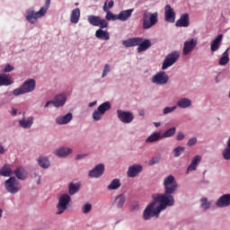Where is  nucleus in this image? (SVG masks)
Segmentation results:
<instances>
[{
  "mask_svg": "<svg viewBox=\"0 0 230 230\" xmlns=\"http://www.w3.org/2000/svg\"><path fill=\"white\" fill-rule=\"evenodd\" d=\"M112 6H114V1L111 0L108 3V6H107L108 10H111Z\"/></svg>",
  "mask_w": 230,
  "mask_h": 230,
  "instance_id": "obj_53",
  "label": "nucleus"
},
{
  "mask_svg": "<svg viewBox=\"0 0 230 230\" xmlns=\"http://www.w3.org/2000/svg\"><path fill=\"white\" fill-rule=\"evenodd\" d=\"M37 83L35 79L26 80L20 88H16L13 91V96H21V94H28V93H33Z\"/></svg>",
  "mask_w": 230,
  "mask_h": 230,
  "instance_id": "obj_5",
  "label": "nucleus"
},
{
  "mask_svg": "<svg viewBox=\"0 0 230 230\" xmlns=\"http://www.w3.org/2000/svg\"><path fill=\"white\" fill-rule=\"evenodd\" d=\"M224 39V35L219 34L216 37V39L212 41L210 45L211 51H218L220 49V46L222 44V40Z\"/></svg>",
  "mask_w": 230,
  "mask_h": 230,
  "instance_id": "obj_18",
  "label": "nucleus"
},
{
  "mask_svg": "<svg viewBox=\"0 0 230 230\" xmlns=\"http://www.w3.org/2000/svg\"><path fill=\"white\" fill-rule=\"evenodd\" d=\"M19 125L22 128H30L33 125V117H28L19 120Z\"/></svg>",
  "mask_w": 230,
  "mask_h": 230,
  "instance_id": "obj_27",
  "label": "nucleus"
},
{
  "mask_svg": "<svg viewBox=\"0 0 230 230\" xmlns=\"http://www.w3.org/2000/svg\"><path fill=\"white\" fill-rule=\"evenodd\" d=\"M80 190V185L78 183H70L69 185V195H75Z\"/></svg>",
  "mask_w": 230,
  "mask_h": 230,
  "instance_id": "obj_40",
  "label": "nucleus"
},
{
  "mask_svg": "<svg viewBox=\"0 0 230 230\" xmlns=\"http://www.w3.org/2000/svg\"><path fill=\"white\" fill-rule=\"evenodd\" d=\"M38 164L41 168H49V160L48 159V157L40 156L38 158Z\"/></svg>",
  "mask_w": 230,
  "mask_h": 230,
  "instance_id": "obj_36",
  "label": "nucleus"
},
{
  "mask_svg": "<svg viewBox=\"0 0 230 230\" xmlns=\"http://www.w3.org/2000/svg\"><path fill=\"white\" fill-rule=\"evenodd\" d=\"M75 6H78V3H75Z\"/></svg>",
  "mask_w": 230,
  "mask_h": 230,
  "instance_id": "obj_61",
  "label": "nucleus"
},
{
  "mask_svg": "<svg viewBox=\"0 0 230 230\" xmlns=\"http://www.w3.org/2000/svg\"><path fill=\"white\" fill-rule=\"evenodd\" d=\"M4 71V73H11V71H13V66L12 65H6Z\"/></svg>",
  "mask_w": 230,
  "mask_h": 230,
  "instance_id": "obj_51",
  "label": "nucleus"
},
{
  "mask_svg": "<svg viewBox=\"0 0 230 230\" xmlns=\"http://www.w3.org/2000/svg\"><path fill=\"white\" fill-rule=\"evenodd\" d=\"M4 188L8 193L15 195V193H19V181L15 177H10L4 181Z\"/></svg>",
  "mask_w": 230,
  "mask_h": 230,
  "instance_id": "obj_7",
  "label": "nucleus"
},
{
  "mask_svg": "<svg viewBox=\"0 0 230 230\" xmlns=\"http://www.w3.org/2000/svg\"><path fill=\"white\" fill-rule=\"evenodd\" d=\"M175 26L177 28H188L190 26V14L188 13H182L180 19L176 21Z\"/></svg>",
  "mask_w": 230,
  "mask_h": 230,
  "instance_id": "obj_15",
  "label": "nucleus"
},
{
  "mask_svg": "<svg viewBox=\"0 0 230 230\" xmlns=\"http://www.w3.org/2000/svg\"><path fill=\"white\" fill-rule=\"evenodd\" d=\"M102 118H103V115L99 110H96L93 111V119H94V121H100V119H102Z\"/></svg>",
  "mask_w": 230,
  "mask_h": 230,
  "instance_id": "obj_43",
  "label": "nucleus"
},
{
  "mask_svg": "<svg viewBox=\"0 0 230 230\" xmlns=\"http://www.w3.org/2000/svg\"><path fill=\"white\" fill-rule=\"evenodd\" d=\"M141 172H143V166H141L140 164H133L128 167V177H137V175H139V173H141Z\"/></svg>",
  "mask_w": 230,
  "mask_h": 230,
  "instance_id": "obj_16",
  "label": "nucleus"
},
{
  "mask_svg": "<svg viewBox=\"0 0 230 230\" xmlns=\"http://www.w3.org/2000/svg\"><path fill=\"white\" fill-rule=\"evenodd\" d=\"M157 17H159V13L157 12L152 13L145 11L142 17V28L144 30H150L152 26H155V24L159 22V19Z\"/></svg>",
  "mask_w": 230,
  "mask_h": 230,
  "instance_id": "obj_4",
  "label": "nucleus"
},
{
  "mask_svg": "<svg viewBox=\"0 0 230 230\" xmlns=\"http://www.w3.org/2000/svg\"><path fill=\"white\" fill-rule=\"evenodd\" d=\"M175 11L172 8V5L167 4L164 7V20L166 22L173 23L175 22Z\"/></svg>",
  "mask_w": 230,
  "mask_h": 230,
  "instance_id": "obj_13",
  "label": "nucleus"
},
{
  "mask_svg": "<svg viewBox=\"0 0 230 230\" xmlns=\"http://www.w3.org/2000/svg\"><path fill=\"white\" fill-rule=\"evenodd\" d=\"M96 101L95 102H90L89 103V107H94V105H96Z\"/></svg>",
  "mask_w": 230,
  "mask_h": 230,
  "instance_id": "obj_57",
  "label": "nucleus"
},
{
  "mask_svg": "<svg viewBox=\"0 0 230 230\" xmlns=\"http://www.w3.org/2000/svg\"><path fill=\"white\" fill-rule=\"evenodd\" d=\"M91 209H93V205H91V203H86L83 207V213L84 215H87V213H89Z\"/></svg>",
  "mask_w": 230,
  "mask_h": 230,
  "instance_id": "obj_44",
  "label": "nucleus"
},
{
  "mask_svg": "<svg viewBox=\"0 0 230 230\" xmlns=\"http://www.w3.org/2000/svg\"><path fill=\"white\" fill-rule=\"evenodd\" d=\"M177 109V106L165 107L163 111L164 114H170Z\"/></svg>",
  "mask_w": 230,
  "mask_h": 230,
  "instance_id": "obj_45",
  "label": "nucleus"
},
{
  "mask_svg": "<svg viewBox=\"0 0 230 230\" xmlns=\"http://www.w3.org/2000/svg\"><path fill=\"white\" fill-rule=\"evenodd\" d=\"M0 175L2 177H10L12 175V167L6 164L0 169Z\"/></svg>",
  "mask_w": 230,
  "mask_h": 230,
  "instance_id": "obj_32",
  "label": "nucleus"
},
{
  "mask_svg": "<svg viewBox=\"0 0 230 230\" xmlns=\"http://www.w3.org/2000/svg\"><path fill=\"white\" fill-rule=\"evenodd\" d=\"M168 80H170V77L166 72H159L153 76L152 83L156 84V85H164L168 84Z\"/></svg>",
  "mask_w": 230,
  "mask_h": 230,
  "instance_id": "obj_10",
  "label": "nucleus"
},
{
  "mask_svg": "<svg viewBox=\"0 0 230 230\" xmlns=\"http://www.w3.org/2000/svg\"><path fill=\"white\" fill-rule=\"evenodd\" d=\"M196 47H197V40L191 39L190 40L185 41L183 44V49H182L183 55H190V53H191V51H193Z\"/></svg>",
  "mask_w": 230,
  "mask_h": 230,
  "instance_id": "obj_14",
  "label": "nucleus"
},
{
  "mask_svg": "<svg viewBox=\"0 0 230 230\" xmlns=\"http://www.w3.org/2000/svg\"><path fill=\"white\" fill-rule=\"evenodd\" d=\"M229 48L223 53L222 58L219 59V66H227L229 64Z\"/></svg>",
  "mask_w": 230,
  "mask_h": 230,
  "instance_id": "obj_34",
  "label": "nucleus"
},
{
  "mask_svg": "<svg viewBox=\"0 0 230 230\" xmlns=\"http://www.w3.org/2000/svg\"><path fill=\"white\" fill-rule=\"evenodd\" d=\"M179 183L175 181L173 175H169L164 179V194H153V201L149 203L144 210V220H150L153 217H159V213L163 209L175 204V199H173V193L177 191Z\"/></svg>",
  "mask_w": 230,
  "mask_h": 230,
  "instance_id": "obj_1",
  "label": "nucleus"
},
{
  "mask_svg": "<svg viewBox=\"0 0 230 230\" xmlns=\"http://www.w3.org/2000/svg\"><path fill=\"white\" fill-rule=\"evenodd\" d=\"M155 127H161V122H154Z\"/></svg>",
  "mask_w": 230,
  "mask_h": 230,
  "instance_id": "obj_58",
  "label": "nucleus"
},
{
  "mask_svg": "<svg viewBox=\"0 0 230 230\" xmlns=\"http://www.w3.org/2000/svg\"><path fill=\"white\" fill-rule=\"evenodd\" d=\"M14 175L20 181H26V171L22 167H17L14 171Z\"/></svg>",
  "mask_w": 230,
  "mask_h": 230,
  "instance_id": "obj_31",
  "label": "nucleus"
},
{
  "mask_svg": "<svg viewBox=\"0 0 230 230\" xmlns=\"http://www.w3.org/2000/svg\"><path fill=\"white\" fill-rule=\"evenodd\" d=\"M202 161V157L200 155H196L192 158V161L190 164L187 168V173H190V172H195L197 170V166L199 165V163Z\"/></svg>",
  "mask_w": 230,
  "mask_h": 230,
  "instance_id": "obj_21",
  "label": "nucleus"
},
{
  "mask_svg": "<svg viewBox=\"0 0 230 230\" xmlns=\"http://www.w3.org/2000/svg\"><path fill=\"white\" fill-rule=\"evenodd\" d=\"M122 44L125 48H134L138 46L137 49V53H143V51H146V49L152 48V41H150V40H145L139 37L125 40L122 41Z\"/></svg>",
  "mask_w": 230,
  "mask_h": 230,
  "instance_id": "obj_2",
  "label": "nucleus"
},
{
  "mask_svg": "<svg viewBox=\"0 0 230 230\" xmlns=\"http://www.w3.org/2000/svg\"><path fill=\"white\" fill-rule=\"evenodd\" d=\"M107 3H109V0H106L103 5V12H106V21H118V15L109 11V7H107Z\"/></svg>",
  "mask_w": 230,
  "mask_h": 230,
  "instance_id": "obj_24",
  "label": "nucleus"
},
{
  "mask_svg": "<svg viewBox=\"0 0 230 230\" xmlns=\"http://www.w3.org/2000/svg\"><path fill=\"white\" fill-rule=\"evenodd\" d=\"M73 152V149L69 147H60L54 151L55 155H58V157H67L69 154Z\"/></svg>",
  "mask_w": 230,
  "mask_h": 230,
  "instance_id": "obj_22",
  "label": "nucleus"
},
{
  "mask_svg": "<svg viewBox=\"0 0 230 230\" xmlns=\"http://www.w3.org/2000/svg\"><path fill=\"white\" fill-rule=\"evenodd\" d=\"M110 109H111V102H104V103H102V104H101L99 107H98V111H99V112H101V114H105V111H110Z\"/></svg>",
  "mask_w": 230,
  "mask_h": 230,
  "instance_id": "obj_39",
  "label": "nucleus"
},
{
  "mask_svg": "<svg viewBox=\"0 0 230 230\" xmlns=\"http://www.w3.org/2000/svg\"><path fill=\"white\" fill-rule=\"evenodd\" d=\"M139 115H140V116H145V112H144V111H140V112H139Z\"/></svg>",
  "mask_w": 230,
  "mask_h": 230,
  "instance_id": "obj_60",
  "label": "nucleus"
},
{
  "mask_svg": "<svg viewBox=\"0 0 230 230\" xmlns=\"http://www.w3.org/2000/svg\"><path fill=\"white\" fill-rule=\"evenodd\" d=\"M216 205L217 206V208H227L228 206H230V194H224L223 196H221Z\"/></svg>",
  "mask_w": 230,
  "mask_h": 230,
  "instance_id": "obj_17",
  "label": "nucleus"
},
{
  "mask_svg": "<svg viewBox=\"0 0 230 230\" xmlns=\"http://www.w3.org/2000/svg\"><path fill=\"white\" fill-rule=\"evenodd\" d=\"M125 200H126V198H125V195L123 194H120L115 198V202H117V208L119 209H121V208L125 206Z\"/></svg>",
  "mask_w": 230,
  "mask_h": 230,
  "instance_id": "obj_37",
  "label": "nucleus"
},
{
  "mask_svg": "<svg viewBox=\"0 0 230 230\" xmlns=\"http://www.w3.org/2000/svg\"><path fill=\"white\" fill-rule=\"evenodd\" d=\"M88 22L92 26H99L101 29H104L109 26V22H107L105 19H102L100 18V16H96V15H89Z\"/></svg>",
  "mask_w": 230,
  "mask_h": 230,
  "instance_id": "obj_9",
  "label": "nucleus"
},
{
  "mask_svg": "<svg viewBox=\"0 0 230 230\" xmlns=\"http://www.w3.org/2000/svg\"><path fill=\"white\" fill-rule=\"evenodd\" d=\"M133 12H134V9H128V10L121 11L117 15V20L122 21V22H125L129 17H132Z\"/></svg>",
  "mask_w": 230,
  "mask_h": 230,
  "instance_id": "obj_19",
  "label": "nucleus"
},
{
  "mask_svg": "<svg viewBox=\"0 0 230 230\" xmlns=\"http://www.w3.org/2000/svg\"><path fill=\"white\" fill-rule=\"evenodd\" d=\"M86 156H87V155H77L75 159L77 161H80V159H84V157H86Z\"/></svg>",
  "mask_w": 230,
  "mask_h": 230,
  "instance_id": "obj_52",
  "label": "nucleus"
},
{
  "mask_svg": "<svg viewBox=\"0 0 230 230\" xmlns=\"http://www.w3.org/2000/svg\"><path fill=\"white\" fill-rule=\"evenodd\" d=\"M163 137L161 132H155L146 139V143H155V141H161Z\"/></svg>",
  "mask_w": 230,
  "mask_h": 230,
  "instance_id": "obj_30",
  "label": "nucleus"
},
{
  "mask_svg": "<svg viewBox=\"0 0 230 230\" xmlns=\"http://www.w3.org/2000/svg\"><path fill=\"white\" fill-rule=\"evenodd\" d=\"M105 172V165L103 164H97L92 171L89 172V177L91 179H99Z\"/></svg>",
  "mask_w": 230,
  "mask_h": 230,
  "instance_id": "obj_11",
  "label": "nucleus"
},
{
  "mask_svg": "<svg viewBox=\"0 0 230 230\" xmlns=\"http://www.w3.org/2000/svg\"><path fill=\"white\" fill-rule=\"evenodd\" d=\"M200 204H201V208L203 209H209V208H211V202L208 201V198H202L200 199Z\"/></svg>",
  "mask_w": 230,
  "mask_h": 230,
  "instance_id": "obj_42",
  "label": "nucleus"
},
{
  "mask_svg": "<svg viewBox=\"0 0 230 230\" xmlns=\"http://www.w3.org/2000/svg\"><path fill=\"white\" fill-rule=\"evenodd\" d=\"M184 137H186V136L184 135V133L179 132V133L177 134L176 139H177V141H182V139H184Z\"/></svg>",
  "mask_w": 230,
  "mask_h": 230,
  "instance_id": "obj_49",
  "label": "nucleus"
},
{
  "mask_svg": "<svg viewBox=\"0 0 230 230\" xmlns=\"http://www.w3.org/2000/svg\"><path fill=\"white\" fill-rule=\"evenodd\" d=\"M3 218V209L0 208V220Z\"/></svg>",
  "mask_w": 230,
  "mask_h": 230,
  "instance_id": "obj_59",
  "label": "nucleus"
},
{
  "mask_svg": "<svg viewBox=\"0 0 230 230\" xmlns=\"http://www.w3.org/2000/svg\"><path fill=\"white\" fill-rule=\"evenodd\" d=\"M71 119H73V113L68 112L66 115L58 117L56 123L58 125H67Z\"/></svg>",
  "mask_w": 230,
  "mask_h": 230,
  "instance_id": "obj_20",
  "label": "nucleus"
},
{
  "mask_svg": "<svg viewBox=\"0 0 230 230\" xmlns=\"http://www.w3.org/2000/svg\"><path fill=\"white\" fill-rule=\"evenodd\" d=\"M95 37L100 39L101 40H109L111 39V35L108 31H103L102 29H98L95 32Z\"/></svg>",
  "mask_w": 230,
  "mask_h": 230,
  "instance_id": "obj_26",
  "label": "nucleus"
},
{
  "mask_svg": "<svg viewBox=\"0 0 230 230\" xmlns=\"http://www.w3.org/2000/svg\"><path fill=\"white\" fill-rule=\"evenodd\" d=\"M181 57V54L177 51H173L170 54H168L163 63L162 69H168V67H171V66H173L177 60H179V58Z\"/></svg>",
  "mask_w": 230,
  "mask_h": 230,
  "instance_id": "obj_8",
  "label": "nucleus"
},
{
  "mask_svg": "<svg viewBox=\"0 0 230 230\" xmlns=\"http://www.w3.org/2000/svg\"><path fill=\"white\" fill-rule=\"evenodd\" d=\"M226 148H225L222 152L223 158L226 161H230V137L226 142Z\"/></svg>",
  "mask_w": 230,
  "mask_h": 230,
  "instance_id": "obj_35",
  "label": "nucleus"
},
{
  "mask_svg": "<svg viewBox=\"0 0 230 230\" xmlns=\"http://www.w3.org/2000/svg\"><path fill=\"white\" fill-rule=\"evenodd\" d=\"M4 147L3 146H0V154H4Z\"/></svg>",
  "mask_w": 230,
  "mask_h": 230,
  "instance_id": "obj_56",
  "label": "nucleus"
},
{
  "mask_svg": "<svg viewBox=\"0 0 230 230\" xmlns=\"http://www.w3.org/2000/svg\"><path fill=\"white\" fill-rule=\"evenodd\" d=\"M119 188H121V181L119 179H114L111 184L108 185V190H118Z\"/></svg>",
  "mask_w": 230,
  "mask_h": 230,
  "instance_id": "obj_38",
  "label": "nucleus"
},
{
  "mask_svg": "<svg viewBox=\"0 0 230 230\" xmlns=\"http://www.w3.org/2000/svg\"><path fill=\"white\" fill-rule=\"evenodd\" d=\"M161 158L159 157H153L150 161H149V165L150 166H154V164H157L158 163H160Z\"/></svg>",
  "mask_w": 230,
  "mask_h": 230,
  "instance_id": "obj_47",
  "label": "nucleus"
},
{
  "mask_svg": "<svg viewBox=\"0 0 230 230\" xmlns=\"http://www.w3.org/2000/svg\"><path fill=\"white\" fill-rule=\"evenodd\" d=\"M51 4V0H46L45 6L41 7L40 11L36 12L33 9H28L26 11V20L31 22V24H35L37 22V19H40L46 15L48 10L49 9V5Z\"/></svg>",
  "mask_w": 230,
  "mask_h": 230,
  "instance_id": "obj_3",
  "label": "nucleus"
},
{
  "mask_svg": "<svg viewBox=\"0 0 230 230\" xmlns=\"http://www.w3.org/2000/svg\"><path fill=\"white\" fill-rule=\"evenodd\" d=\"M177 106L180 107V109H188V107H191V100L181 98L177 102Z\"/></svg>",
  "mask_w": 230,
  "mask_h": 230,
  "instance_id": "obj_29",
  "label": "nucleus"
},
{
  "mask_svg": "<svg viewBox=\"0 0 230 230\" xmlns=\"http://www.w3.org/2000/svg\"><path fill=\"white\" fill-rule=\"evenodd\" d=\"M51 103H52V105H53V101H49V102H47L46 104H45V107H46V108L49 107V105H51Z\"/></svg>",
  "mask_w": 230,
  "mask_h": 230,
  "instance_id": "obj_55",
  "label": "nucleus"
},
{
  "mask_svg": "<svg viewBox=\"0 0 230 230\" xmlns=\"http://www.w3.org/2000/svg\"><path fill=\"white\" fill-rule=\"evenodd\" d=\"M66 95L64 94H58L55 97V99L52 101L54 107H62L66 105Z\"/></svg>",
  "mask_w": 230,
  "mask_h": 230,
  "instance_id": "obj_25",
  "label": "nucleus"
},
{
  "mask_svg": "<svg viewBox=\"0 0 230 230\" xmlns=\"http://www.w3.org/2000/svg\"><path fill=\"white\" fill-rule=\"evenodd\" d=\"M12 84H13V82L11 76H8L6 74H0V87H8V85H12Z\"/></svg>",
  "mask_w": 230,
  "mask_h": 230,
  "instance_id": "obj_23",
  "label": "nucleus"
},
{
  "mask_svg": "<svg viewBox=\"0 0 230 230\" xmlns=\"http://www.w3.org/2000/svg\"><path fill=\"white\" fill-rule=\"evenodd\" d=\"M69 202H71V196H69V194L61 195L57 205L58 211L56 212V215H62V213L67 209Z\"/></svg>",
  "mask_w": 230,
  "mask_h": 230,
  "instance_id": "obj_6",
  "label": "nucleus"
},
{
  "mask_svg": "<svg viewBox=\"0 0 230 230\" xmlns=\"http://www.w3.org/2000/svg\"><path fill=\"white\" fill-rule=\"evenodd\" d=\"M187 145L188 146H195L197 145V137L190 138Z\"/></svg>",
  "mask_w": 230,
  "mask_h": 230,
  "instance_id": "obj_48",
  "label": "nucleus"
},
{
  "mask_svg": "<svg viewBox=\"0 0 230 230\" xmlns=\"http://www.w3.org/2000/svg\"><path fill=\"white\" fill-rule=\"evenodd\" d=\"M139 209V204L138 203H133L130 206V211H137Z\"/></svg>",
  "mask_w": 230,
  "mask_h": 230,
  "instance_id": "obj_50",
  "label": "nucleus"
},
{
  "mask_svg": "<svg viewBox=\"0 0 230 230\" xmlns=\"http://www.w3.org/2000/svg\"><path fill=\"white\" fill-rule=\"evenodd\" d=\"M12 116H17V110L13 108V111H11Z\"/></svg>",
  "mask_w": 230,
  "mask_h": 230,
  "instance_id": "obj_54",
  "label": "nucleus"
},
{
  "mask_svg": "<svg viewBox=\"0 0 230 230\" xmlns=\"http://www.w3.org/2000/svg\"><path fill=\"white\" fill-rule=\"evenodd\" d=\"M175 132H177V128L176 127H172V128L165 130L162 134V139H164L166 137H173V136H175Z\"/></svg>",
  "mask_w": 230,
  "mask_h": 230,
  "instance_id": "obj_33",
  "label": "nucleus"
},
{
  "mask_svg": "<svg viewBox=\"0 0 230 230\" xmlns=\"http://www.w3.org/2000/svg\"><path fill=\"white\" fill-rule=\"evenodd\" d=\"M109 73H111V66L109 64H106L104 66V69H103L102 77L105 78V75H109Z\"/></svg>",
  "mask_w": 230,
  "mask_h": 230,
  "instance_id": "obj_46",
  "label": "nucleus"
},
{
  "mask_svg": "<svg viewBox=\"0 0 230 230\" xmlns=\"http://www.w3.org/2000/svg\"><path fill=\"white\" fill-rule=\"evenodd\" d=\"M185 150L186 148H184V146H180L172 150V154H174V157H181V155L184 154Z\"/></svg>",
  "mask_w": 230,
  "mask_h": 230,
  "instance_id": "obj_41",
  "label": "nucleus"
},
{
  "mask_svg": "<svg viewBox=\"0 0 230 230\" xmlns=\"http://www.w3.org/2000/svg\"><path fill=\"white\" fill-rule=\"evenodd\" d=\"M78 21H80V8H75L72 11L70 22L73 24H78Z\"/></svg>",
  "mask_w": 230,
  "mask_h": 230,
  "instance_id": "obj_28",
  "label": "nucleus"
},
{
  "mask_svg": "<svg viewBox=\"0 0 230 230\" xmlns=\"http://www.w3.org/2000/svg\"><path fill=\"white\" fill-rule=\"evenodd\" d=\"M118 118L122 123H132L134 121V114L121 110L117 111Z\"/></svg>",
  "mask_w": 230,
  "mask_h": 230,
  "instance_id": "obj_12",
  "label": "nucleus"
}]
</instances>
